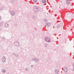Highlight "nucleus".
I'll return each instance as SVG.
<instances>
[{"label":"nucleus","mask_w":74,"mask_h":74,"mask_svg":"<svg viewBox=\"0 0 74 74\" xmlns=\"http://www.w3.org/2000/svg\"><path fill=\"white\" fill-rule=\"evenodd\" d=\"M6 59L5 57H3L2 58V61L3 62H5V61Z\"/></svg>","instance_id":"f257e3e1"},{"label":"nucleus","mask_w":74,"mask_h":74,"mask_svg":"<svg viewBox=\"0 0 74 74\" xmlns=\"http://www.w3.org/2000/svg\"><path fill=\"white\" fill-rule=\"evenodd\" d=\"M10 12L11 15H12V16L14 15V14H15L14 12L13 11H11Z\"/></svg>","instance_id":"f03ea898"},{"label":"nucleus","mask_w":74,"mask_h":74,"mask_svg":"<svg viewBox=\"0 0 74 74\" xmlns=\"http://www.w3.org/2000/svg\"><path fill=\"white\" fill-rule=\"evenodd\" d=\"M58 72H59V70L58 69H56L55 71V73L56 74H58Z\"/></svg>","instance_id":"7ed1b4c3"},{"label":"nucleus","mask_w":74,"mask_h":74,"mask_svg":"<svg viewBox=\"0 0 74 74\" xmlns=\"http://www.w3.org/2000/svg\"><path fill=\"white\" fill-rule=\"evenodd\" d=\"M46 25L47 26H51V23H47Z\"/></svg>","instance_id":"20e7f679"},{"label":"nucleus","mask_w":74,"mask_h":74,"mask_svg":"<svg viewBox=\"0 0 74 74\" xmlns=\"http://www.w3.org/2000/svg\"><path fill=\"white\" fill-rule=\"evenodd\" d=\"M15 45H16V46L18 47V46H19V43L18 42H17L16 43L15 42Z\"/></svg>","instance_id":"39448f33"},{"label":"nucleus","mask_w":74,"mask_h":74,"mask_svg":"<svg viewBox=\"0 0 74 74\" xmlns=\"http://www.w3.org/2000/svg\"><path fill=\"white\" fill-rule=\"evenodd\" d=\"M5 27H8V24L7 23H6L5 24Z\"/></svg>","instance_id":"423d86ee"},{"label":"nucleus","mask_w":74,"mask_h":74,"mask_svg":"<svg viewBox=\"0 0 74 74\" xmlns=\"http://www.w3.org/2000/svg\"><path fill=\"white\" fill-rule=\"evenodd\" d=\"M47 42H51V39L49 38L47 39Z\"/></svg>","instance_id":"0eeeda50"},{"label":"nucleus","mask_w":74,"mask_h":74,"mask_svg":"<svg viewBox=\"0 0 74 74\" xmlns=\"http://www.w3.org/2000/svg\"><path fill=\"white\" fill-rule=\"evenodd\" d=\"M64 72L65 73L67 71V69L66 68H64Z\"/></svg>","instance_id":"6e6552de"},{"label":"nucleus","mask_w":74,"mask_h":74,"mask_svg":"<svg viewBox=\"0 0 74 74\" xmlns=\"http://www.w3.org/2000/svg\"><path fill=\"white\" fill-rule=\"evenodd\" d=\"M42 2L43 3H46V0H42Z\"/></svg>","instance_id":"1a4fd4ad"},{"label":"nucleus","mask_w":74,"mask_h":74,"mask_svg":"<svg viewBox=\"0 0 74 74\" xmlns=\"http://www.w3.org/2000/svg\"><path fill=\"white\" fill-rule=\"evenodd\" d=\"M66 2V3L68 4H70V1H69V0H67Z\"/></svg>","instance_id":"9d476101"},{"label":"nucleus","mask_w":74,"mask_h":74,"mask_svg":"<svg viewBox=\"0 0 74 74\" xmlns=\"http://www.w3.org/2000/svg\"><path fill=\"white\" fill-rule=\"evenodd\" d=\"M2 72L3 73H5V70L3 69L2 70Z\"/></svg>","instance_id":"9b49d317"},{"label":"nucleus","mask_w":74,"mask_h":74,"mask_svg":"<svg viewBox=\"0 0 74 74\" xmlns=\"http://www.w3.org/2000/svg\"><path fill=\"white\" fill-rule=\"evenodd\" d=\"M33 1L34 3H36L37 2V0H34Z\"/></svg>","instance_id":"f8f14e48"},{"label":"nucleus","mask_w":74,"mask_h":74,"mask_svg":"<svg viewBox=\"0 0 74 74\" xmlns=\"http://www.w3.org/2000/svg\"><path fill=\"white\" fill-rule=\"evenodd\" d=\"M3 25V23H0V26H1Z\"/></svg>","instance_id":"ddd939ff"},{"label":"nucleus","mask_w":74,"mask_h":74,"mask_svg":"<svg viewBox=\"0 0 74 74\" xmlns=\"http://www.w3.org/2000/svg\"><path fill=\"white\" fill-rule=\"evenodd\" d=\"M60 27L59 25H58L57 26V27Z\"/></svg>","instance_id":"4468645a"},{"label":"nucleus","mask_w":74,"mask_h":74,"mask_svg":"<svg viewBox=\"0 0 74 74\" xmlns=\"http://www.w3.org/2000/svg\"><path fill=\"white\" fill-rule=\"evenodd\" d=\"M1 16H0V20H1Z\"/></svg>","instance_id":"2eb2a0df"},{"label":"nucleus","mask_w":74,"mask_h":74,"mask_svg":"<svg viewBox=\"0 0 74 74\" xmlns=\"http://www.w3.org/2000/svg\"><path fill=\"white\" fill-rule=\"evenodd\" d=\"M73 71H74V69H73Z\"/></svg>","instance_id":"dca6fc26"},{"label":"nucleus","mask_w":74,"mask_h":74,"mask_svg":"<svg viewBox=\"0 0 74 74\" xmlns=\"http://www.w3.org/2000/svg\"><path fill=\"white\" fill-rule=\"evenodd\" d=\"M36 9H37V8H36Z\"/></svg>","instance_id":"f3484780"},{"label":"nucleus","mask_w":74,"mask_h":74,"mask_svg":"<svg viewBox=\"0 0 74 74\" xmlns=\"http://www.w3.org/2000/svg\"><path fill=\"white\" fill-rule=\"evenodd\" d=\"M0 30H1V29H0Z\"/></svg>","instance_id":"a211bd4d"}]
</instances>
